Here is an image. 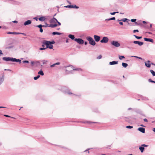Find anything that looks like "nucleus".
<instances>
[{"instance_id": "423d86ee", "label": "nucleus", "mask_w": 155, "mask_h": 155, "mask_svg": "<svg viewBox=\"0 0 155 155\" xmlns=\"http://www.w3.org/2000/svg\"><path fill=\"white\" fill-rule=\"evenodd\" d=\"M109 41V39L107 37H104L102 38V40L100 41L102 43H107Z\"/></svg>"}, {"instance_id": "79ce46f5", "label": "nucleus", "mask_w": 155, "mask_h": 155, "mask_svg": "<svg viewBox=\"0 0 155 155\" xmlns=\"http://www.w3.org/2000/svg\"><path fill=\"white\" fill-rule=\"evenodd\" d=\"M23 62L24 63H29V62L28 61H23Z\"/></svg>"}, {"instance_id": "a211bd4d", "label": "nucleus", "mask_w": 155, "mask_h": 155, "mask_svg": "<svg viewBox=\"0 0 155 155\" xmlns=\"http://www.w3.org/2000/svg\"><path fill=\"white\" fill-rule=\"evenodd\" d=\"M118 63V62L117 61H112V62H109V64L111 65L116 64H117Z\"/></svg>"}, {"instance_id": "de8ad7c7", "label": "nucleus", "mask_w": 155, "mask_h": 155, "mask_svg": "<svg viewBox=\"0 0 155 155\" xmlns=\"http://www.w3.org/2000/svg\"><path fill=\"white\" fill-rule=\"evenodd\" d=\"M40 31L41 33L43 32V30L42 28H40Z\"/></svg>"}, {"instance_id": "f3484780", "label": "nucleus", "mask_w": 155, "mask_h": 155, "mask_svg": "<svg viewBox=\"0 0 155 155\" xmlns=\"http://www.w3.org/2000/svg\"><path fill=\"white\" fill-rule=\"evenodd\" d=\"M70 67H71V69H72L73 71H79L81 70V69L80 68H74L73 66L71 65Z\"/></svg>"}, {"instance_id": "603ef678", "label": "nucleus", "mask_w": 155, "mask_h": 155, "mask_svg": "<svg viewBox=\"0 0 155 155\" xmlns=\"http://www.w3.org/2000/svg\"><path fill=\"white\" fill-rule=\"evenodd\" d=\"M4 116H5L6 117H10V116H8V115H5V114L4 115Z\"/></svg>"}, {"instance_id": "b1692460", "label": "nucleus", "mask_w": 155, "mask_h": 155, "mask_svg": "<svg viewBox=\"0 0 155 155\" xmlns=\"http://www.w3.org/2000/svg\"><path fill=\"white\" fill-rule=\"evenodd\" d=\"M38 74H40L41 75H44V73L43 72V71L42 70H41L38 72Z\"/></svg>"}, {"instance_id": "412c9836", "label": "nucleus", "mask_w": 155, "mask_h": 155, "mask_svg": "<svg viewBox=\"0 0 155 155\" xmlns=\"http://www.w3.org/2000/svg\"><path fill=\"white\" fill-rule=\"evenodd\" d=\"M57 25H58L57 24H50L49 25V27L52 28H53L57 26Z\"/></svg>"}, {"instance_id": "338daca9", "label": "nucleus", "mask_w": 155, "mask_h": 155, "mask_svg": "<svg viewBox=\"0 0 155 155\" xmlns=\"http://www.w3.org/2000/svg\"><path fill=\"white\" fill-rule=\"evenodd\" d=\"M67 2H68V3H69V4H71V2H70L69 1H67Z\"/></svg>"}, {"instance_id": "2eb2a0df", "label": "nucleus", "mask_w": 155, "mask_h": 155, "mask_svg": "<svg viewBox=\"0 0 155 155\" xmlns=\"http://www.w3.org/2000/svg\"><path fill=\"white\" fill-rule=\"evenodd\" d=\"M138 130L141 132L144 133H145V129L143 127H139L138 129Z\"/></svg>"}, {"instance_id": "37998d69", "label": "nucleus", "mask_w": 155, "mask_h": 155, "mask_svg": "<svg viewBox=\"0 0 155 155\" xmlns=\"http://www.w3.org/2000/svg\"><path fill=\"white\" fill-rule=\"evenodd\" d=\"M72 8H79V7L78 6H77L76 5H75L74 6H73V7H72Z\"/></svg>"}, {"instance_id": "aec40b11", "label": "nucleus", "mask_w": 155, "mask_h": 155, "mask_svg": "<svg viewBox=\"0 0 155 155\" xmlns=\"http://www.w3.org/2000/svg\"><path fill=\"white\" fill-rule=\"evenodd\" d=\"M7 33L8 34H19V33H18V32H7Z\"/></svg>"}, {"instance_id": "052dcab7", "label": "nucleus", "mask_w": 155, "mask_h": 155, "mask_svg": "<svg viewBox=\"0 0 155 155\" xmlns=\"http://www.w3.org/2000/svg\"><path fill=\"white\" fill-rule=\"evenodd\" d=\"M143 24H146V22L145 21H143Z\"/></svg>"}, {"instance_id": "e2e57ef3", "label": "nucleus", "mask_w": 155, "mask_h": 155, "mask_svg": "<svg viewBox=\"0 0 155 155\" xmlns=\"http://www.w3.org/2000/svg\"><path fill=\"white\" fill-rule=\"evenodd\" d=\"M138 58L139 59H141V60H143V59L142 58H141L140 57H138Z\"/></svg>"}, {"instance_id": "6e6d98bb", "label": "nucleus", "mask_w": 155, "mask_h": 155, "mask_svg": "<svg viewBox=\"0 0 155 155\" xmlns=\"http://www.w3.org/2000/svg\"><path fill=\"white\" fill-rule=\"evenodd\" d=\"M119 24L121 25H123V23L122 22H120L119 23Z\"/></svg>"}, {"instance_id": "c9c22d12", "label": "nucleus", "mask_w": 155, "mask_h": 155, "mask_svg": "<svg viewBox=\"0 0 155 155\" xmlns=\"http://www.w3.org/2000/svg\"><path fill=\"white\" fill-rule=\"evenodd\" d=\"M119 12H110V14L111 15H115L116 13H118Z\"/></svg>"}, {"instance_id": "c85d7f7f", "label": "nucleus", "mask_w": 155, "mask_h": 155, "mask_svg": "<svg viewBox=\"0 0 155 155\" xmlns=\"http://www.w3.org/2000/svg\"><path fill=\"white\" fill-rule=\"evenodd\" d=\"M150 72L153 76H155V72L151 70H150Z\"/></svg>"}, {"instance_id": "a18cd8bd", "label": "nucleus", "mask_w": 155, "mask_h": 155, "mask_svg": "<svg viewBox=\"0 0 155 155\" xmlns=\"http://www.w3.org/2000/svg\"><path fill=\"white\" fill-rule=\"evenodd\" d=\"M39 49L40 50H45V49H46V48H40Z\"/></svg>"}, {"instance_id": "ea45409f", "label": "nucleus", "mask_w": 155, "mask_h": 155, "mask_svg": "<svg viewBox=\"0 0 155 155\" xmlns=\"http://www.w3.org/2000/svg\"><path fill=\"white\" fill-rule=\"evenodd\" d=\"M102 56L101 55H99L98 57L97 58V59H101L102 58Z\"/></svg>"}, {"instance_id": "5701e85b", "label": "nucleus", "mask_w": 155, "mask_h": 155, "mask_svg": "<svg viewBox=\"0 0 155 155\" xmlns=\"http://www.w3.org/2000/svg\"><path fill=\"white\" fill-rule=\"evenodd\" d=\"M52 34L53 35H61V33L60 32H53L52 33Z\"/></svg>"}, {"instance_id": "f257e3e1", "label": "nucleus", "mask_w": 155, "mask_h": 155, "mask_svg": "<svg viewBox=\"0 0 155 155\" xmlns=\"http://www.w3.org/2000/svg\"><path fill=\"white\" fill-rule=\"evenodd\" d=\"M2 59L3 60L6 61H11L12 62H19V64L21 63V61L19 59H16V58H14L11 57H5L3 58Z\"/></svg>"}, {"instance_id": "58836bf2", "label": "nucleus", "mask_w": 155, "mask_h": 155, "mask_svg": "<svg viewBox=\"0 0 155 155\" xmlns=\"http://www.w3.org/2000/svg\"><path fill=\"white\" fill-rule=\"evenodd\" d=\"M148 81L149 82L155 83V81L152 80L151 79H149L148 80Z\"/></svg>"}, {"instance_id": "7c9ffc66", "label": "nucleus", "mask_w": 155, "mask_h": 155, "mask_svg": "<svg viewBox=\"0 0 155 155\" xmlns=\"http://www.w3.org/2000/svg\"><path fill=\"white\" fill-rule=\"evenodd\" d=\"M125 58L124 56H120V55L119 56V59L120 60H121L123 58Z\"/></svg>"}, {"instance_id": "8fccbe9b", "label": "nucleus", "mask_w": 155, "mask_h": 155, "mask_svg": "<svg viewBox=\"0 0 155 155\" xmlns=\"http://www.w3.org/2000/svg\"><path fill=\"white\" fill-rule=\"evenodd\" d=\"M131 57H134L136 58H138V57L137 56H131Z\"/></svg>"}, {"instance_id": "f03ea898", "label": "nucleus", "mask_w": 155, "mask_h": 155, "mask_svg": "<svg viewBox=\"0 0 155 155\" xmlns=\"http://www.w3.org/2000/svg\"><path fill=\"white\" fill-rule=\"evenodd\" d=\"M86 39L89 42L90 45L93 46L95 45L96 43L91 37L87 36L86 37Z\"/></svg>"}, {"instance_id": "0e129e2a", "label": "nucleus", "mask_w": 155, "mask_h": 155, "mask_svg": "<svg viewBox=\"0 0 155 155\" xmlns=\"http://www.w3.org/2000/svg\"><path fill=\"white\" fill-rule=\"evenodd\" d=\"M153 131L155 133V128L153 129Z\"/></svg>"}, {"instance_id": "5fc2aeb1", "label": "nucleus", "mask_w": 155, "mask_h": 155, "mask_svg": "<svg viewBox=\"0 0 155 155\" xmlns=\"http://www.w3.org/2000/svg\"><path fill=\"white\" fill-rule=\"evenodd\" d=\"M45 44H43L41 46L43 48H45Z\"/></svg>"}, {"instance_id": "6ab92c4d", "label": "nucleus", "mask_w": 155, "mask_h": 155, "mask_svg": "<svg viewBox=\"0 0 155 155\" xmlns=\"http://www.w3.org/2000/svg\"><path fill=\"white\" fill-rule=\"evenodd\" d=\"M68 37L69 38H70L72 40H74L75 37L74 35L71 34H70L68 35Z\"/></svg>"}, {"instance_id": "c03bdc74", "label": "nucleus", "mask_w": 155, "mask_h": 155, "mask_svg": "<svg viewBox=\"0 0 155 155\" xmlns=\"http://www.w3.org/2000/svg\"><path fill=\"white\" fill-rule=\"evenodd\" d=\"M139 32V31L138 30H134V31H133V32L134 33H135V32Z\"/></svg>"}, {"instance_id": "9d476101", "label": "nucleus", "mask_w": 155, "mask_h": 155, "mask_svg": "<svg viewBox=\"0 0 155 155\" xmlns=\"http://www.w3.org/2000/svg\"><path fill=\"white\" fill-rule=\"evenodd\" d=\"M133 43L135 44H137L139 46H141L143 44V42L138 41H134Z\"/></svg>"}, {"instance_id": "09e8293b", "label": "nucleus", "mask_w": 155, "mask_h": 155, "mask_svg": "<svg viewBox=\"0 0 155 155\" xmlns=\"http://www.w3.org/2000/svg\"><path fill=\"white\" fill-rule=\"evenodd\" d=\"M13 23H18V22L17 21H12Z\"/></svg>"}, {"instance_id": "774afa93", "label": "nucleus", "mask_w": 155, "mask_h": 155, "mask_svg": "<svg viewBox=\"0 0 155 155\" xmlns=\"http://www.w3.org/2000/svg\"><path fill=\"white\" fill-rule=\"evenodd\" d=\"M117 21H121V20H120L119 19H118L117 20Z\"/></svg>"}, {"instance_id": "39448f33", "label": "nucleus", "mask_w": 155, "mask_h": 155, "mask_svg": "<svg viewBox=\"0 0 155 155\" xmlns=\"http://www.w3.org/2000/svg\"><path fill=\"white\" fill-rule=\"evenodd\" d=\"M65 68H66V72L67 74H69L71 73V71L72 70V69H71V67H70V65L69 66H65Z\"/></svg>"}, {"instance_id": "393cba45", "label": "nucleus", "mask_w": 155, "mask_h": 155, "mask_svg": "<svg viewBox=\"0 0 155 155\" xmlns=\"http://www.w3.org/2000/svg\"><path fill=\"white\" fill-rule=\"evenodd\" d=\"M115 18L114 17H113L112 18H108V19H105V21H109L111 20H115Z\"/></svg>"}, {"instance_id": "49530a36", "label": "nucleus", "mask_w": 155, "mask_h": 155, "mask_svg": "<svg viewBox=\"0 0 155 155\" xmlns=\"http://www.w3.org/2000/svg\"><path fill=\"white\" fill-rule=\"evenodd\" d=\"M55 65H55V64H52V65H51L50 66V67H54V66H55Z\"/></svg>"}, {"instance_id": "f8f14e48", "label": "nucleus", "mask_w": 155, "mask_h": 155, "mask_svg": "<svg viewBox=\"0 0 155 155\" xmlns=\"http://www.w3.org/2000/svg\"><path fill=\"white\" fill-rule=\"evenodd\" d=\"M150 61L148 60L147 62H145V65L147 68H150L151 66Z\"/></svg>"}, {"instance_id": "e433bc0d", "label": "nucleus", "mask_w": 155, "mask_h": 155, "mask_svg": "<svg viewBox=\"0 0 155 155\" xmlns=\"http://www.w3.org/2000/svg\"><path fill=\"white\" fill-rule=\"evenodd\" d=\"M73 7V5H68L67 6H65L66 8H72Z\"/></svg>"}, {"instance_id": "69168bd1", "label": "nucleus", "mask_w": 155, "mask_h": 155, "mask_svg": "<svg viewBox=\"0 0 155 155\" xmlns=\"http://www.w3.org/2000/svg\"><path fill=\"white\" fill-rule=\"evenodd\" d=\"M87 41H85V42H84V44H85V45H87Z\"/></svg>"}, {"instance_id": "473e14b6", "label": "nucleus", "mask_w": 155, "mask_h": 155, "mask_svg": "<svg viewBox=\"0 0 155 155\" xmlns=\"http://www.w3.org/2000/svg\"><path fill=\"white\" fill-rule=\"evenodd\" d=\"M41 61L42 62V64H46V63L48 62V61L47 60H43L42 61Z\"/></svg>"}, {"instance_id": "864d4df0", "label": "nucleus", "mask_w": 155, "mask_h": 155, "mask_svg": "<svg viewBox=\"0 0 155 155\" xmlns=\"http://www.w3.org/2000/svg\"><path fill=\"white\" fill-rule=\"evenodd\" d=\"M143 120L145 122H147L148 121L147 120L146 118L144 119Z\"/></svg>"}, {"instance_id": "f704fd0d", "label": "nucleus", "mask_w": 155, "mask_h": 155, "mask_svg": "<svg viewBox=\"0 0 155 155\" xmlns=\"http://www.w3.org/2000/svg\"><path fill=\"white\" fill-rule=\"evenodd\" d=\"M127 20H128V19L127 18H124L122 19L121 20V21H123V22H125V21H126Z\"/></svg>"}, {"instance_id": "a878e982", "label": "nucleus", "mask_w": 155, "mask_h": 155, "mask_svg": "<svg viewBox=\"0 0 155 155\" xmlns=\"http://www.w3.org/2000/svg\"><path fill=\"white\" fill-rule=\"evenodd\" d=\"M122 64L123 67L125 68H126L128 66V64L126 63L123 62L122 63Z\"/></svg>"}, {"instance_id": "6e6552de", "label": "nucleus", "mask_w": 155, "mask_h": 155, "mask_svg": "<svg viewBox=\"0 0 155 155\" xmlns=\"http://www.w3.org/2000/svg\"><path fill=\"white\" fill-rule=\"evenodd\" d=\"M147 146H148L147 145H145V144H143L141 145V147H139V149L140 150L141 152L142 153L144 149L143 147H147Z\"/></svg>"}, {"instance_id": "9b49d317", "label": "nucleus", "mask_w": 155, "mask_h": 155, "mask_svg": "<svg viewBox=\"0 0 155 155\" xmlns=\"http://www.w3.org/2000/svg\"><path fill=\"white\" fill-rule=\"evenodd\" d=\"M94 38L96 42H98L100 40V37L98 35H94Z\"/></svg>"}, {"instance_id": "c756f323", "label": "nucleus", "mask_w": 155, "mask_h": 155, "mask_svg": "<svg viewBox=\"0 0 155 155\" xmlns=\"http://www.w3.org/2000/svg\"><path fill=\"white\" fill-rule=\"evenodd\" d=\"M48 43H49L50 44L52 45V44H54L55 42L54 41H49V42H47V44H48Z\"/></svg>"}, {"instance_id": "0eeeda50", "label": "nucleus", "mask_w": 155, "mask_h": 155, "mask_svg": "<svg viewBox=\"0 0 155 155\" xmlns=\"http://www.w3.org/2000/svg\"><path fill=\"white\" fill-rule=\"evenodd\" d=\"M74 41L80 44H82L84 43V41L81 38H75Z\"/></svg>"}, {"instance_id": "4be33fe9", "label": "nucleus", "mask_w": 155, "mask_h": 155, "mask_svg": "<svg viewBox=\"0 0 155 155\" xmlns=\"http://www.w3.org/2000/svg\"><path fill=\"white\" fill-rule=\"evenodd\" d=\"M4 80V76H2V77L0 78V85L2 83Z\"/></svg>"}, {"instance_id": "4d7b16f0", "label": "nucleus", "mask_w": 155, "mask_h": 155, "mask_svg": "<svg viewBox=\"0 0 155 155\" xmlns=\"http://www.w3.org/2000/svg\"><path fill=\"white\" fill-rule=\"evenodd\" d=\"M3 54L2 52V50H0V55L1 54Z\"/></svg>"}, {"instance_id": "2f4dec72", "label": "nucleus", "mask_w": 155, "mask_h": 155, "mask_svg": "<svg viewBox=\"0 0 155 155\" xmlns=\"http://www.w3.org/2000/svg\"><path fill=\"white\" fill-rule=\"evenodd\" d=\"M134 36L135 37V38H137V39H140L141 38H142V37L141 36H140V37H139V36H137L136 35H134Z\"/></svg>"}, {"instance_id": "20e7f679", "label": "nucleus", "mask_w": 155, "mask_h": 155, "mask_svg": "<svg viewBox=\"0 0 155 155\" xmlns=\"http://www.w3.org/2000/svg\"><path fill=\"white\" fill-rule=\"evenodd\" d=\"M111 45L116 47H118L120 46V44L117 41H113L111 42Z\"/></svg>"}, {"instance_id": "4c0bfd02", "label": "nucleus", "mask_w": 155, "mask_h": 155, "mask_svg": "<svg viewBox=\"0 0 155 155\" xmlns=\"http://www.w3.org/2000/svg\"><path fill=\"white\" fill-rule=\"evenodd\" d=\"M126 127L127 128H128V129H131L133 128V126H127Z\"/></svg>"}, {"instance_id": "7ed1b4c3", "label": "nucleus", "mask_w": 155, "mask_h": 155, "mask_svg": "<svg viewBox=\"0 0 155 155\" xmlns=\"http://www.w3.org/2000/svg\"><path fill=\"white\" fill-rule=\"evenodd\" d=\"M47 42H49V41L45 40L43 41H42V44H45L46 45V49L47 48H49L51 49H52L53 47V45L50 44L49 43H48V44H47Z\"/></svg>"}, {"instance_id": "4468645a", "label": "nucleus", "mask_w": 155, "mask_h": 155, "mask_svg": "<svg viewBox=\"0 0 155 155\" xmlns=\"http://www.w3.org/2000/svg\"><path fill=\"white\" fill-rule=\"evenodd\" d=\"M31 21L30 20H28L24 23V25L26 26L31 24Z\"/></svg>"}, {"instance_id": "13d9d810", "label": "nucleus", "mask_w": 155, "mask_h": 155, "mask_svg": "<svg viewBox=\"0 0 155 155\" xmlns=\"http://www.w3.org/2000/svg\"><path fill=\"white\" fill-rule=\"evenodd\" d=\"M55 65H59L60 64V62H57V63H55Z\"/></svg>"}, {"instance_id": "3c124183", "label": "nucleus", "mask_w": 155, "mask_h": 155, "mask_svg": "<svg viewBox=\"0 0 155 155\" xmlns=\"http://www.w3.org/2000/svg\"><path fill=\"white\" fill-rule=\"evenodd\" d=\"M56 22L58 23V25H61V23L60 22L58 21V20H57V21Z\"/></svg>"}, {"instance_id": "bb28decb", "label": "nucleus", "mask_w": 155, "mask_h": 155, "mask_svg": "<svg viewBox=\"0 0 155 155\" xmlns=\"http://www.w3.org/2000/svg\"><path fill=\"white\" fill-rule=\"evenodd\" d=\"M47 26H45V25H38L36 26V27H38L39 28H41L42 27H46Z\"/></svg>"}, {"instance_id": "a19ab883", "label": "nucleus", "mask_w": 155, "mask_h": 155, "mask_svg": "<svg viewBox=\"0 0 155 155\" xmlns=\"http://www.w3.org/2000/svg\"><path fill=\"white\" fill-rule=\"evenodd\" d=\"M136 21V19H131V21L133 22H135Z\"/></svg>"}, {"instance_id": "cd10ccee", "label": "nucleus", "mask_w": 155, "mask_h": 155, "mask_svg": "<svg viewBox=\"0 0 155 155\" xmlns=\"http://www.w3.org/2000/svg\"><path fill=\"white\" fill-rule=\"evenodd\" d=\"M39 63V61H31V64L32 65H33L34 64H35V63Z\"/></svg>"}, {"instance_id": "bf43d9fd", "label": "nucleus", "mask_w": 155, "mask_h": 155, "mask_svg": "<svg viewBox=\"0 0 155 155\" xmlns=\"http://www.w3.org/2000/svg\"><path fill=\"white\" fill-rule=\"evenodd\" d=\"M19 34H22L23 35H26L25 33H19Z\"/></svg>"}, {"instance_id": "680f3d73", "label": "nucleus", "mask_w": 155, "mask_h": 155, "mask_svg": "<svg viewBox=\"0 0 155 155\" xmlns=\"http://www.w3.org/2000/svg\"><path fill=\"white\" fill-rule=\"evenodd\" d=\"M34 19L36 20V21L38 20V19H37V18L36 17H35L34 18Z\"/></svg>"}, {"instance_id": "72a5a7b5", "label": "nucleus", "mask_w": 155, "mask_h": 155, "mask_svg": "<svg viewBox=\"0 0 155 155\" xmlns=\"http://www.w3.org/2000/svg\"><path fill=\"white\" fill-rule=\"evenodd\" d=\"M40 77L39 75H38L36 77H34V79L35 80H37Z\"/></svg>"}, {"instance_id": "ddd939ff", "label": "nucleus", "mask_w": 155, "mask_h": 155, "mask_svg": "<svg viewBox=\"0 0 155 155\" xmlns=\"http://www.w3.org/2000/svg\"><path fill=\"white\" fill-rule=\"evenodd\" d=\"M144 40L145 41H149L152 43L153 42V40L151 38H144Z\"/></svg>"}, {"instance_id": "1a4fd4ad", "label": "nucleus", "mask_w": 155, "mask_h": 155, "mask_svg": "<svg viewBox=\"0 0 155 155\" xmlns=\"http://www.w3.org/2000/svg\"><path fill=\"white\" fill-rule=\"evenodd\" d=\"M57 21V20L54 18H53L50 20V23L51 24L55 23Z\"/></svg>"}, {"instance_id": "dca6fc26", "label": "nucleus", "mask_w": 155, "mask_h": 155, "mask_svg": "<svg viewBox=\"0 0 155 155\" xmlns=\"http://www.w3.org/2000/svg\"><path fill=\"white\" fill-rule=\"evenodd\" d=\"M46 18L44 16H41L40 18H39L38 20L39 21H43L46 19Z\"/></svg>"}]
</instances>
